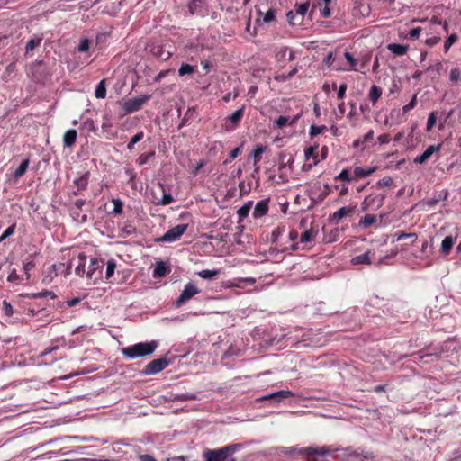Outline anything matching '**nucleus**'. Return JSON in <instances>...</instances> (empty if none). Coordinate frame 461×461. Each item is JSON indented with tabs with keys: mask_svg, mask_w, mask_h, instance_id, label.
<instances>
[{
	"mask_svg": "<svg viewBox=\"0 0 461 461\" xmlns=\"http://www.w3.org/2000/svg\"><path fill=\"white\" fill-rule=\"evenodd\" d=\"M238 449V445H228L217 449H205L203 452L204 461H235L233 454Z\"/></svg>",
	"mask_w": 461,
	"mask_h": 461,
	"instance_id": "obj_1",
	"label": "nucleus"
},
{
	"mask_svg": "<svg viewBox=\"0 0 461 461\" xmlns=\"http://www.w3.org/2000/svg\"><path fill=\"white\" fill-rule=\"evenodd\" d=\"M157 347L158 343L154 340L150 342H140L122 348V354L127 358L134 359L153 353Z\"/></svg>",
	"mask_w": 461,
	"mask_h": 461,
	"instance_id": "obj_2",
	"label": "nucleus"
},
{
	"mask_svg": "<svg viewBox=\"0 0 461 461\" xmlns=\"http://www.w3.org/2000/svg\"><path fill=\"white\" fill-rule=\"evenodd\" d=\"M310 8V0L304 3L295 4L293 10H290L286 14V17L291 25H300L303 21V17L307 14Z\"/></svg>",
	"mask_w": 461,
	"mask_h": 461,
	"instance_id": "obj_3",
	"label": "nucleus"
},
{
	"mask_svg": "<svg viewBox=\"0 0 461 461\" xmlns=\"http://www.w3.org/2000/svg\"><path fill=\"white\" fill-rule=\"evenodd\" d=\"M104 260L93 258L90 260L88 270L86 272V276L88 279L93 280L94 283H96L98 280L102 278V270L104 267Z\"/></svg>",
	"mask_w": 461,
	"mask_h": 461,
	"instance_id": "obj_4",
	"label": "nucleus"
},
{
	"mask_svg": "<svg viewBox=\"0 0 461 461\" xmlns=\"http://www.w3.org/2000/svg\"><path fill=\"white\" fill-rule=\"evenodd\" d=\"M201 292V290L196 286V285L193 282H188L185 287L182 293L180 294L179 297L177 298L176 302V306L180 307L184 303H185L187 301H189L192 297L198 294Z\"/></svg>",
	"mask_w": 461,
	"mask_h": 461,
	"instance_id": "obj_5",
	"label": "nucleus"
},
{
	"mask_svg": "<svg viewBox=\"0 0 461 461\" xmlns=\"http://www.w3.org/2000/svg\"><path fill=\"white\" fill-rule=\"evenodd\" d=\"M245 113V104L225 118L224 128L227 131H234L241 122Z\"/></svg>",
	"mask_w": 461,
	"mask_h": 461,
	"instance_id": "obj_6",
	"label": "nucleus"
},
{
	"mask_svg": "<svg viewBox=\"0 0 461 461\" xmlns=\"http://www.w3.org/2000/svg\"><path fill=\"white\" fill-rule=\"evenodd\" d=\"M187 228L188 224H178L176 227L170 228L158 240L162 242H174L181 238Z\"/></svg>",
	"mask_w": 461,
	"mask_h": 461,
	"instance_id": "obj_7",
	"label": "nucleus"
},
{
	"mask_svg": "<svg viewBox=\"0 0 461 461\" xmlns=\"http://www.w3.org/2000/svg\"><path fill=\"white\" fill-rule=\"evenodd\" d=\"M150 99V95H141L129 99L123 104V110L126 114L132 113L141 109L143 104Z\"/></svg>",
	"mask_w": 461,
	"mask_h": 461,
	"instance_id": "obj_8",
	"label": "nucleus"
},
{
	"mask_svg": "<svg viewBox=\"0 0 461 461\" xmlns=\"http://www.w3.org/2000/svg\"><path fill=\"white\" fill-rule=\"evenodd\" d=\"M168 360L165 357L154 359L146 365L143 373L148 375H156L164 370L168 366Z\"/></svg>",
	"mask_w": 461,
	"mask_h": 461,
	"instance_id": "obj_9",
	"label": "nucleus"
},
{
	"mask_svg": "<svg viewBox=\"0 0 461 461\" xmlns=\"http://www.w3.org/2000/svg\"><path fill=\"white\" fill-rule=\"evenodd\" d=\"M190 15L205 16L207 14V8L205 0H191L188 5Z\"/></svg>",
	"mask_w": 461,
	"mask_h": 461,
	"instance_id": "obj_10",
	"label": "nucleus"
},
{
	"mask_svg": "<svg viewBox=\"0 0 461 461\" xmlns=\"http://www.w3.org/2000/svg\"><path fill=\"white\" fill-rule=\"evenodd\" d=\"M149 51L154 57L162 60H167L172 56V53L162 44H151Z\"/></svg>",
	"mask_w": 461,
	"mask_h": 461,
	"instance_id": "obj_11",
	"label": "nucleus"
},
{
	"mask_svg": "<svg viewBox=\"0 0 461 461\" xmlns=\"http://www.w3.org/2000/svg\"><path fill=\"white\" fill-rule=\"evenodd\" d=\"M269 202L270 199L267 198L260 200L256 203L252 213L254 219H259L267 214L269 210Z\"/></svg>",
	"mask_w": 461,
	"mask_h": 461,
	"instance_id": "obj_12",
	"label": "nucleus"
},
{
	"mask_svg": "<svg viewBox=\"0 0 461 461\" xmlns=\"http://www.w3.org/2000/svg\"><path fill=\"white\" fill-rule=\"evenodd\" d=\"M440 149H441L440 144L430 145L427 148V149L421 155L417 156L413 161L416 164H423L426 161H428L434 153L438 152Z\"/></svg>",
	"mask_w": 461,
	"mask_h": 461,
	"instance_id": "obj_13",
	"label": "nucleus"
},
{
	"mask_svg": "<svg viewBox=\"0 0 461 461\" xmlns=\"http://www.w3.org/2000/svg\"><path fill=\"white\" fill-rule=\"evenodd\" d=\"M300 118V114H297L291 118L290 116H279L276 120L273 122V127L276 129H283L284 127L287 125H294L298 119Z\"/></svg>",
	"mask_w": 461,
	"mask_h": 461,
	"instance_id": "obj_14",
	"label": "nucleus"
},
{
	"mask_svg": "<svg viewBox=\"0 0 461 461\" xmlns=\"http://www.w3.org/2000/svg\"><path fill=\"white\" fill-rule=\"evenodd\" d=\"M293 396V393L291 391L281 390L276 393L267 394L263 396L260 400L262 401H274L276 402H280L284 399H287Z\"/></svg>",
	"mask_w": 461,
	"mask_h": 461,
	"instance_id": "obj_15",
	"label": "nucleus"
},
{
	"mask_svg": "<svg viewBox=\"0 0 461 461\" xmlns=\"http://www.w3.org/2000/svg\"><path fill=\"white\" fill-rule=\"evenodd\" d=\"M355 212V206H343L332 214V220L339 222L344 217L350 216Z\"/></svg>",
	"mask_w": 461,
	"mask_h": 461,
	"instance_id": "obj_16",
	"label": "nucleus"
},
{
	"mask_svg": "<svg viewBox=\"0 0 461 461\" xmlns=\"http://www.w3.org/2000/svg\"><path fill=\"white\" fill-rule=\"evenodd\" d=\"M77 138V131L74 129L68 130L63 134L64 148H71L75 145Z\"/></svg>",
	"mask_w": 461,
	"mask_h": 461,
	"instance_id": "obj_17",
	"label": "nucleus"
},
{
	"mask_svg": "<svg viewBox=\"0 0 461 461\" xmlns=\"http://www.w3.org/2000/svg\"><path fill=\"white\" fill-rule=\"evenodd\" d=\"M384 197L383 195L367 196L365 198L363 203V209L367 210L369 207L377 206L380 207L384 203Z\"/></svg>",
	"mask_w": 461,
	"mask_h": 461,
	"instance_id": "obj_18",
	"label": "nucleus"
},
{
	"mask_svg": "<svg viewBox=\"0 0 461 461\" xmlns=\"http://www.w3.org/2000/svg\"><path fill=\"white\" fill-rule=\"evenodd\" d=\"M74 261H75V258H72L69 261V263L68 264V266H65V264H63V263H60L59 265H56V264L52 265L51 268L53 269L55 276H58L59 272L60 274L64 275V276H68V275H70Z\"/></svg>",
	"mask_w": 461,
	"mask_h": 461,
	"instance_id": "obj_19",
	"label": "nucleus"
},
{
	"mask_svg": "<svg viewBox=\"0 0 461 461\" xmlns=\"http://www.w3.org/2000/svg\"><path fill=\"white\" fill-rule=\"evenodd\" d=\"M87 257L84 253H80L77 257V265L75 268V273L80 276L83 277L86 273V264Z\"/></svg>",
	"mask_w": 461,
	"mask_h": 461,
	"instance_id": "obj_20",
	"label": "nucleus"
},
{
	"mask_svg": "<svg viewBox=\"0 0 461 461\" xmlns=\"http://www.w3.org/2000/svg\"><path fill=\"white\" fill-rule=\"evenodd\" d=\"M375 171V167H371V168L366 169V168H363L362 167H356L354 168V172H353L354 180L369 176Z\"/></svg>",
	"mask_w": 461,
	"mask_h": 461,
	"instance_id": "obj_21",
	"label": "nucleus"
},
{
	"mask_svg": "<svg viewBox=\"0 0 461 461\" xmlns=\"http://www.w3.org/2000/svg\"><path fill=\"white\" fill-rule=\"evenodd\" d=\"M169 272H170V270L167 268V267L166 266V264L164 262H158L153 270L152 276L154 278L164 277Z\"/></svg>",
	"mask_w": 461,
	"mask_h": 461,
	"instance_id": "obj_22",
	"label": "nucleus"
},
{
	"mask_svg": "<svg viewBox=\"0 0 461 461\" xmlns=\"http://www.w3.org/2000/svg\"><path fill=\"white\" fill-rule=\"evenodd\" d=\"M455 240L452 236H447L441 242L440 252L443 255H448L452 250Z\"/></svg>",
	"mask_w": 461,
	"mask_h": 461,
	"instance_id": "obj_23",
	"label": "nucleus"
},
{
	"mask_svg": "<svg viewBox=\"0 0 461 461\" xmlns=\"http://www.w3.org/2000/svg\"><path fill=\"white\" fill-rule=\"evenodd\" d=\"M387 49L396 56H402L407 53L408 46L398 43H390L388 44Z\"/></svg>",
	"mask_w": 461,
	"mask_h": 461,
	"instance_id": "obj_24",
	"label": "nucleus"
},
{
	"mask_svg": "<svg viewBox=\"0 0 461 461\" xmlns=\"http://www.w3.org/2000/svg\"><path fill=\"white\" fill-rule=\"evenodd\" d=\"M383 90L380 86L373 85L369 90L368 97L372 104L375 105L382 96Z\"/></svg>",
	"mask_w": 461,
	"mask_h": 461,
	"instance_id": "obj_25",
	"label": "nucleus"
},
{
	"mask_svg": "<svg viewBox=\"0 0 461 461\" xmlns=\"http://www.w3.org/2000/svg\"><path fill=\"white\" fill-rule=\"evenodd\" d=\"M370 253H371L370 251H367L361 255L353 257L351 258V263L355 266L360 265V264L370 265L371 264Z\"/></svg>",
	"mask_w": 461,
	"mask_h": 461,
	"instance_id": "obj_26",
	"label": "nucleus"
},
{
	"mask_svg": "<svg viewBox=\"0 0 461 461\" xmlns=\"http://www.w3.org/2000/svg\"><path fill=\"white\" fill-rule=\"evenodd\" d=\"M47 296H50L51 299H55L57 297V295L53 292L49 291V290H43L39 293H30V294H26L23 295V297L28 298V299H37V298H43V297H47Z\"/></svg>",
	"mask_w": 461,
	"mask_h": 461,
	"instance_id": "obj_27",
	"label": "nucleus"
},
{
	"mask_svg": "<svg viewBox=\"0 0 461 461\" xmlns=\"http://www.w3.org/2000/svg\"><path fill=\"white\" fill-rule=\"evenodd\" d=\"M88 179L89 173L86 172L74 181V184L77 188V191H83L86 189L88 185Z\"/></svg>",
	"mask_w": 461,
	"mask_h": 461,
	"instance_id": "obj_28",
	"label": "nucleus"
},
{
	"mask_svg": "<svg viewBox=\"0 0 461 461\" xmlns=\"http://www.w3.org/2000/svg\"><path fill=\"white\" fill-rule=\"evenodd\" d=\"M252 204H253V202L249 201L248 203H246L243 206H241L238 210L237 213H238V217H239V222L242 221L245 218H247L249 216V212L252 207Z\"/></svg>",
	"mask_w": 461,
	"mask_h": 461,
	"instance_id": "obj_29",
	"label": "nucleus"
},
{
	"mask_svg": "<svg viewBox=\"0 0 461 461\" xmlns=\"http://www.w3.org/2000/svg\"><path fill=\"white\" fill-rule=\"evenodd\" d=\"M377 218L374 214H366L362 217L358 222L359 227L366 229L376 222Z\"/></svg>",
	"mask_w": 461,
	"mask_h": 461,
	"instance_id": "obj_30",
	"label": "nucleus"
},
{
	"mask_svg": "<svg viewBox=\"0 0 461 461\" xmlns=\"http://www.w3.org/2000/svg\"><path fill=\"white\" fill-rule=\"evenodd\" d=\"M344 56H345V59H347L348 63L349 64V67L348 68H341L339 69L344 70V71L358 70L357 68H356L357 59L353 57V55L347 51V52H345Z\"/></svg>",
	"mask_w": 461,
	"mask_h": 461,
	"instance_id": "obj_31",
	"label": "nucleus"
},
{
	"mask_svg": "<svg viewBox=\"0 0 461 461\" xmlns=\"http://www.w3.org/2000/svg\"><path fill=\"white\" fill-rule=\"evenodd\" d=\"M29 164H30V159L29 158H25L20 164V166L15 169V171L14 173V176L15 178H19L22 176H23L25 174V172L27 171V169H28Z\"/></svg>",
	"mask_w": 461,
	"mask_h": 461,
	"instance_id": "obj_32",
	"label": "nucleus"
},
{
	"mask_svg": "<svg viewBox=\"0 0 461 461\" xmlns=\"http://www.w3.org/2000/svg\"><path fill=\"white\" fill-rule=\"evenodd\" d=\"M318 145H312L310 147H307L304 150V156L306 160L312 159L314 161L315 159H318V154H317Z\"/></svg>",
	"mask_w": 461,
	"mask_h": 461,
	"instance_id": "obj_33",
	"label": "nucleus"
},
{
	"mask_svg": "<svg viewBox=\"0 0 461 461\" xmlns=\"http://www.w3.org/2000/svg\"><path fill=\"white\" fill-rule=\"evenodd\" d=\"M96 98L104 99L106 97V84L105 79L99 82L95 92Z\"/></svg>",
	"mask_w": 461,
	"mask_h": 461,
	"instance_id": "obj_34",
	"label": "nucleus"
},
{
	"mask_svg": "<svg viewBox=\"0 0 461 461\" xmlns=\"http://www.w3.org/2000/svg\"><path fill=\"white\" fill-rule=\"evenodd\" d=\"M336 181H345L351 182L354 180V176L350 175L349 170L348 168L343 169L338 176L334 177Z\"/></svg>",
	"mask_w": 461,
	"mask_h": 461,
	"instance_id": "obj_35",
	"label": "nucleus"
},
{
	"mask_svg": "<svg viewBox=\"0 0 461 461\" xmlns=\"http://www.w3.org/2000/svg\"><path fill=\"white\" fill-rule=\"evenodd\" d=\"M155 156V150H152L148 153H143L139 156L136 162L139 166H143L148 163V161Z\"/></svg>",
	"mask_w": 461,
	"mask_h": 461,
	"instance_id": "obj_36",
	"label": "nucleus"
},
{
	"mask_svg": "<svg viewBox=\"0 0 461 461\" xmlns=\"http://www.w3.org/2000/svg\"><path fill=\"white\" fill-rule=\"evenodd\" d=\"M35 267V262L33 260H30L23 265L24 275L22 279L29 280L31 278L30 271Z\"/></svg>",
	"mask_w": 461,
	"mask_h": 461,
	"instance_id": "obj_37",
	"label": "nucleus"
},
{
	"mask_svg": "<svg viewBox=\"0 0 461 461\" xmlns=\"http://www.w3.org/2000/svg\"><path fill=\"white\" fill-rule=\"evenodd\" d=\"M394 236H395L397 241L402 240L403 239H407V238L413 239V240L411 241V245H413L415 240H417V235H416V233H413V232L406 233L404 231H398L394 234Z\"/></svg>",
	"mask_w": 461,
	"mask_h": 461,
	"instance_id": "obj_38",
	"label": "nucleus"
},
{
	"mask_svg": "<svg viewBox=\"0 0 461 461\" xmlns=\"http://www.w3.org/2000/svg\"><path fill=\"white\" fill-rule=\"evenodd\" d=\"M144 138V132L140 131L136 133L133 137H131L130 142L127 145L129 150H132L136 143L140 141Z\"/></svg>",
	"mask_w": 461,
	"mask_h": 461,
	"instance_id": "obj_39",
	"label": "nucleus"
},
{
	"mask_svg": "<svg viewBox=\"0 0 461 461\" xmlns=\"http://www.w3.org/2000/svg\"><path fill=\"white\" fill-rule=\"evenodd\" d=\"M219 274V270L213 269H204L198 272V276L204 279H212Z\"/></svg>",
	"mask_w": 461,
	"mask_h": 461,
	"instance_id": "obj_40",
	"label": "nucleus"
},
{
	"mask_svg": "<svg viewBox=\"0 0 461 461\" xmlns=\"http://www.w3.org/2000/svg\"><path fill=\"white\" fill-rule=\"evenodd\" d=\"M116 268V262L113 259H111L107 262L105 278L109 280L114 274V270Z\"/></svg>",
	"mask_w": 461,
	"mask_h": 461,
	"instance_id": "obj_41",
	"label": "nucleus"
},
{
	"mask_svg": "<svg viewBox=\"0 0 461 461\" xmlns=\"http://www.w3.org/2000/svg\"><path fill=\"white\" fill-rule=\"evenodd\" d=\"M42 39L37 38V39H31L27 44H26V52L33 50L36 47L40 46L41 43Z\"/></svg>",
	"mask_w": 461,
	"mask_h": 461,
	"instance_id": "obj_42",
	"label": "nucleus"
},
{
	"mask_svg": "<svg viewBox=\"0 0 461 461\" xmlns=\"http://www.w3.org/2000/svg\"><path fill=\"white\" fill-rule=\"evenodd\" d=\"M112 203H113V212L115 214H121L122 212L123 208V203L119 198H113L112 200Z\"/></svg>",
	"mask_w": 461,
	"mask_h": 461,
	"instance_id": "obj_43",
	"label": "nucleus"
},
{
	"mask_svg": "<svg viewBox=\"0 0 461 461\" xmlns=\"http://www.w3.org/2000/svg\"><path fill=\"white\" fill-rule=\"evenodd\" d=\"M312 237H313L312 229L306 230L301 234L300 241L302 243H308L309 241H311L312 240Z\"/></svg>",
	"mask_w": 461,
	"mask_h": 461,
	"instance_id": "obj_44",
	"label": "nucleus"
},
{
	"mask_svg": "<svg viewBox=\"0 0 461 461\" xmlns=\"http://www.w3.org/2000/svg\"><path fill=\"white\" fill-rule=\"evenodd\" d=\"M194 72V68L189 64H183L178 70L179 76L190 75Z\"/></svg>",
	"mask_w": 461,
	"mask_h": 461,
	"instance_id": "obj_45",
	"label": "nucleus"
},
{
	"mask_svg": "<svg viewBox=\"0 0 461 461\" xmlns=\"http://www.w3.org/2000/svg\"><path fill=\"white\" fill-rule=\"evenodd\" d=\"M327 130V127L325 125H312L310 127V135L312 137L316 136L318 134L323 133Z\"/></svg>",
	"mask_w": 461,
	"mask_h": 461,
	"instance_id": "obj_46",
	"label": "nucleus"
},
{
	"mask_svg": "<svg viewBox=\"0 0 461 461\" xmlns=\"http://www.w3.org/2000/svg\"><path fill=\"white\" fill-rule=\"evenodd\" d=\"M241 150H240V148H235L233 149L228 155V158L226 160H224L223 164L224 165H227L229 163H230L231 161H233L240 154Z\"/></svg>",
	"mask_w": 461,
	"mask_h": 461,
	"instance_id": "obj_47",
	"label": "nucleus"
},
{
	"mask_svg": "<svg viewBox=\"0 0 461 461\" xmlns=\"http://www.w3.org/2000/svg\"><path fill=\"white\" fill-rule=\"evenodd\" d=\"M194 109V108H188L186 113H185L184 118L181 121V123L179 124L178 128L181 129L185 125L188 123V121L193 117Z\"/></svg>",
	"mask_w": 461,
	"mask_h": 461,
	"instance_id": "obj_48",
	"label": "nucleus"
},
{
	"mask_svg": "<svg viewBox=\"0 0 461 461\" xmlns=\"http://www.w3.org/2000/svg\"><path fill=\"white\" fill-rule=\"evenodd\" d=\"M16 228V224L13 223L11 226H9L1 235L0 237V242L7 239L8 237L12 236L14 233Z\"/></svg>",
	"mask_w": 461,
	"mask_h": 461,
	"instance_id": "obj_49",
	"label": "nucleus"
},
{
	"mask_svg": "<svg viewBox=\"0 0 461 461\" xmlns=\"http://www.w3.org/2000/svg\"><path fill=\"white\" fill-rule=\"evenodd\" d=\"M161 188H162V191H163V196H162V199L160 200V202L158 203L161 204V205L170 204L174 201L172 195L170 194H167L165 192V188L162 185H161Z\"/></svg>",
	"mask_w": 461,
	"mask_h": 461,
	"instance_id": "obj_50",
	"label": "nucleus"
},
{
	"mask_svg": "<svg viewBox=\"0 0 461 461\" xmlns=\"http://www.w3.org/2000/svg\"><path fill=\"white\" fill-rule=\"evenodd\" d=\"M457 41L456 34H451L448 36V38L445 41L444 43V49L445 51L447 52L449 48Z\"/></svg>",
	"mask_w": 461,
	"mask_h": 461,
	"instance_id": "obj_51",
	"label": "nucleus"
},
{
	"mask_svg": "<svg viewBox=\"0 0 461 461\" xmlns=\"http://www.w3.org/2000/svg\"><path fill=\"white\" fill-rule=\"evenodd\" d=\"M437 122V114L436 112H432L429 113L428 122H427V131H430L435 125Z\"/></svg>",
	"mask_w": 461,
	"mask_h": 461,
	"instance_id": "obj_52",
	"label": "nucleus"
},
{
	"mask_svg": "<svg viewBox=\"0 0 461 461\" xmlns=\"http://www.w3.org/2000/svg\"><path fill=\"white\" fill-rule=\"evenodd\" d=\"M417 104V95H414L411 98V100L409 102V104H407L406 105H404L402 107V111L404 113L410 112L411 110H412Z\"/></svg>",
	"mask_w": 461,
	"mask_h": 461,
	"instance_id": "obj_53",
	"label": "nucleus"
},
{
	"mask_svg": "<svg viewBox=\"0 0 461 461\" xmlns=\"http://www.w3.org/2000/svg\"><path fill=\"white\" fill-rule=\"evenodd\" d=\"M347 88H348V85H347L346 83H343V84H341V85L339 86L338 93H337V98H338L339 101L344 100V98H345V96H346V91H347Z\"/></svg>",
	"mask_w": 461,
	"mask_h": 461,
	"instance_id": "obj_54",
	"label": "nucleus"
},
{
	"mask_svg": "<svg viewBox=\"0 0 461 461\" xmlns=\"http://www.w3.org/2000/svg\"><path fill=\"white\" fill-rule=\"evenodd\" d=\"M264 151H265V148L261 145H258L256 147V149L253 150V156L255 158V164L260 160L261 155Z\"/></svg>",
	"mask_w": 461,
	"mask_h": 461,
	"instance_id": "obj_55",
	"label": "nucleus"
},
{
	"mask_svg": "<svg viewBox=\"0 0 461 461\" xmlns=\"http://www.w3.org/2000/svg\"><path fill=\"white\" fill-rule=\"evenodd\" d=\"M90 41L88 39H83L81 40L79 45H78V51L79 52H86L89 50Z\"/></svg>",
	"mask_w": 461,
	"mask_h": 461,
	"instance_id": "obj_56",
	"label": "nucleus"
},
{
	"mask_svg": "<svg viewBox=\"0 0 461 461\" xmlns=\"http://www.w3.org/2000/svg\"><path fill=\"white\" fill-rule=\"evenodd\" d=\"M275 19V11L274 10H268L263 16V21L265 23H270L274 21Z\"/></svg>",
	"mask_w": 461,
	"mask_h": 461,
	"instance_id": "obj_57",
	"label": "nucleus"
},
{
	"mask_svg": "<svg viewBox=\"0 0 461 461\" xmlns=\"http://www.w3.org/2000/svg\"><path fill=\"white\" fill-rule=\"evenodd\" d=\"M20 279L19 275L16 272V269H13L7 276V281L10 283H14Z\"/></svg>",
	"mask_w": 461,
	"mask_h": 461,
	"instance_id": "obj_58",
	"label": "nucleus"
},
{
	"mask_svg": "<svg viewBox=\"0 0 461 461\" xmlns=\"http://www.w3.org/2000/svg\"><path fill=\"white\" fill-rule=\"evenodd\" d=\"M3 306H4L5 313L7 316H11V315H13V313H14V309H13V306L11 305V303H7L6 301H4V303H3Z\"/></svg>",
	"mask_w": 461,
	"mask_h": 461,
	"instance_id": "obj_59",
	"label": "nucleus"
},
{
	"mask_svg": "<svg viewBox=\"0 0 461 461\" xmlns=\"http://www.w3.org/2000/svg\"><path fill=\"white\" fill-rule=\"evenodd\" d=\"M393 184V179L389 176L384 177L379 180L377 185L379 186H390Z\"/></svg>",
	"mask_w": 461,
	"mask_h": 461,
	"instance_id": "obj_60",
	"label": "nucleus"
},
{
	"mask_svg": "<svg viewBox=\"0 0 461 461\" xmlns=\"http://www.w3.org/2000/svg\"><path fill=\"white\" fill-rule=\"evenodd\" d=\"M288 50V47H282L276 54V59L280 60L281 59L285 58Z\"/></svg>",
	"mask_w": 461,
	"mask_h": 461,
	"instance_id": "obj_61",
	"label": "nucleus"
},
{
	"mask_svg": "<svg viewBox=\"0 0 461 461\" xmlns=\"http://www.w3.org/2000/svg\"><path fill=\"white\" fill-rule=\"evenodd\" d=\"M460 77V71L458 68H454L450 71V80L456 82Z\"/></svg>",
	"mask_w": 461,
	"mask_h": 461,
	"instance_id": "obj_62",
	"label": "nucleus"
},
{
	"mask_svg": "<svg viewBox=\"0 0 461 461\" xmlns=\"http://www.w3.org/2000/svg\"><path fill=\"white\" fill-rule=\"evenodd\" d=\"M320 13L321 16L324 18H328L331 15V12L329 5H325L323 8L320 9Z\"/></svg>",
	"mask_w": 461,
	"mask_h": 461,
	"instance_id": "obj_63",
	"label": "nucleus"
},
{
	"mask_svg": "<svg viewBox=\"0 0 461 461\" xmlns=\"http://www.w3.org/2000/svg\"><path fill=\"white\" fill-rule=\"evenodd\" d=\"M139 458L140 461H157L152 456L149 454L140 455Z\"/></svg>",
	"mask_w": 461,
	"mask_h": 461,
	"instance_id": "obj_64",
	"label": "nucleus"
}]
</instances>
